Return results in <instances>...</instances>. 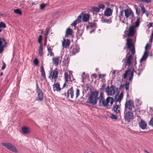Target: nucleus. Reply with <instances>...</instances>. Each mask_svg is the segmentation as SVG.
Listing matches in <instances>:
<instances>
[{"instance_id":"obj_14","label":"nucleus","mask_w":153,"mask_h":153,"mask_svg":"<svg viewBox=\"0 0 153 153\" xmlns=\"http://www.w3.org/2000/svg\"><path fill=\"white\" fill-rule=\"evenodd\" d=\"M59 56H56L52 58V63L56 66H57L59 65Z\"/></svg>"},{"instance_id":"obj_41","label":"nucleus","mask_w":153,"mask_h":153,"mask_svg":"<svg viewBox=\"0 0 153 153\" xmlns=\"http://www.w3.org/2000/svg\"><path fill=\"white\" fill-rule=\"evenodd\" d=\"M98 6L99 9H101L103 10L105 8V6L103 4H98Z\"/></svg>"},{"instance_id":"obj_22","label":"nucleus","mask_w":153,"mask_h":153,"mask_svg":"<svg viewBox=\"0 0 153 153\" xmlns=\"http://www.w3.org/2000/svg\"><path fill=\"white\" fill-rule=\"evenodd\" d=\"M40 72L41 73V75L44 79H46L45 74L44 71V69L43 68V67L42 66H41L40 67Z\"/></svg>"},{"instance_id":"obj_15","label":"nucleus","mask_w":153,"mask_h":153,"mask_svg":"<svg viewBox=\"0 0 153 153\" xmlns=\"http://www.w3.org/2000/svg\"><path fill=\"white\" fill-rule=\"evenodd\" d=\"M69 95H70L71 97V99H73L74 97V91L73 87H71L67 92V97H69Z\"/></svg>"},{"instance_id":"obj_61","label":"nucleus","mask_w":153,"mask_h":153,"mask_svg":"<svg viewBox=\"0 0 153 153\" xmlns=\"http://www.w3.org/2000/svg\"><path fill=\"white\" fill-rule=\"evenodd\" d=\"M145 14L146 15V16L148 17H149V13H148V12L147 11L146 12V13H145Z\"/></svg>"},{"instance_id":"obj_47","label":"nucleus","mask_w":153,"mask_h":153,"mask_svg":"<svg viewBox=\"0 0 153 153\" xmlns=\"http://www.w3.org/2000/svg\"><path fill=\"white\" fill-rule=\"evenodd\" d=\"M42 36L41 35H40L39 36V39H38V42L39 43H40V44H42Z\"/></svg>"},{"instance_id":"obj_2","label":"nucleus","mask_w":153,"mask_h":153,"mask_svg":"<svg viewBox=\"0 0 153 153\" xmlns=\"http://www.w3.org/2000/svg\"><path fill=\"white\" fill-rule=\"evenodd\" d=\"M98 92L97 91L91 92L87 102L93 105H96L98 99Z\"/></svg>"},{"instance_id":"obj_45","label":"nucleus","mask_w":153,"mask_h":153,"mask_svg":"<svg viewBox=\"0 0 153 153\" xmlns=\"http://www.w3.org/2000/svg\"><path fill=\"white\" fill-rule=\"evenodd\" d=\"M90 27L91 28H96L97 27L96 23L95 22L91 23L90 25Z\"/></svg>"},{"instance_id":"obj_7","label":"nucleus","mask_w":153,"mask_h":153,"mask_svg":"<svg viewBox=\"0 0 153 153\" xmlns=\"http://www.w3.org/2000/svg\"><path fill=\"white\" fill-rule=\"evenodd\" d=\"M135 32V27L133 26H131L128 30H125V33L128 36L132 37L134 36Z\"/></svg>"},{"instance_id":"obj_21","label":"nucleus","mask_w":153,"mask_h":153,"mask_svg":"<svg viewBox=\"0 0 153 153\" xmlns=\"http://www.w3.org/2000/svg\"><path fill=\"white\" fill-rule=\"evenodd\" d=\"M9 150L15 153H17L18 152V151L16 149V147L12 143Z\"/></svg>"},{"instance_id":"obj_43","label":"nucleus","mask_w":153,"mask_h":153,"mask_svg":"<svg viewBox=\"0 0 153 153\" xmlns=\"http://www.w3.org/2000/svg\"><path fill=\"white\" fill-rule=\"evenodd\" d=\"M79 95V90L77 89L76 92V99Z\"/></svg>"},{"instance_id":"obj_57","label":"nucleus","mask_w":153,"mask_h":153,"mask_svg":"<svg viewBox=\"0 0 153 153\" xmlns=\"http://www.w3.org/2000/svg\"><path fill=\"white\" fill-rule=\"evenodd\" d=\"M68 83V82H66V81H65V83H64L63 85V87H62V88H64L65 87L66 85V84ZM69 83H68V84Z\"/></svg>"},{"instance_id":"obj_38","label":"nucleus","mask_w":153,"mask_h":153,"mask_svg":"<svg viewBox=\"0 0 153 153\" xmlns=\"http://www.w3.org/2000/svg\"><path fill=\"white\" fill-rule=\"evenodd\" d=\"M14 12L16 13L19 15H21L22 14V13L21 10L19 9L14 10Z\"/></svg>"},{"instance_id":"obj_11","label":"nucleus","mask_w":153,"mask_h":153,"mask_svg":"<svg viewBox=\"0 0 153 153\" xmlns=\"http://www.w3.org/2000/svg\"><path fill=\"white\" fill-rule=\"evenodd\" d=\"M58 73H59L57 71V68H56L53 73L51 72L50 73V74L49 76V78L50 79L52 78V79H56L58 77Z\"/></svg>"},{"instance_id":"obj_10","label":"nucleus","mask_w":153,"mask_h":153,"mask_svg":"<svg viewBox=\"0 0 153 153\" xmlns=\"http://www.w3.org/2000/svg\"><path fill=\"white\" fill-rule=\"evenodd\" d=\"M134 71V69L131 71V70L130 69H128L126 71L125 74L123 75V78L125 79L126 78L128 73L131 72L128 80L129 81H131L133 77Z\"/></svg>"},{"instance_id":"obj_36","label":"nucleus","mask_w":153,"mask_h":153,"mask_svg":"<svg viewBox=\"0 0 153 153\" xmlns=\"http://www.w3.org/2000/svg\"><path fill=\"white\" fill-rule=\"evenodd\" d=\"M144 67L142 66L141 64H140L138 68L137 69V70L138 71L142 72L144 69Z\"/></svg>"},{"instance_id":"obj_16","label":"nucleus","mask_w":153,"mask_h":153,"mask_svg":"<svg viewBox=\"0 0 153 153\" xmlns=\"http://www.w3.org/2000/svg\"><path fill=\"white\" fill-rule=\"evenodd\" d=\"M53 91H59L61 90V88H60V85L59 82H57L54 84L53 85Z\"/></svg>"},{"instance_id":"obj_18","label":"nucleus","mask_w":153,"mask_h":153,"mask_svg":"<svg viewBox=\"0 0 153 153\" xmlns=\"http://www.w3.org/2000/svg\"><path fill=\"white\" fill-rule=\"evenodd\" d=\"M123 96V92H121L119 97H118L117 96L115 95L114 98L115 101H118L119 102H120L122 99Z\"/></svg>"},{"instance_id":"obj_40","label":"nucleus","mask_w":153,"mask_h":153,"mask_svg":"<svg viewBox=\"0 0 153 153\" xmlns=\"http://www.w3.org/2000/svg\"><path fill=\"white\" fill-rule=\"evenodd\" d=\"M6 27V25L4 23L1 22H0V28L1 29V28H5Z\"/></svg>"},{"instance_id":"obj_23","label":"nucleus","mask_w":153,"mask_h":153,"mask_svg":"<svg viewBox=\"0 0 153 153\" xmlns=\"http://www.w3.org/2000/svg\"><path fill=\"white\" fill-rule=\"evenodd\" d=\"M101 22L102 23H107L110 24L112 22V19L111 18L108 19H105L103 18H101Z\"/></svg>"},{"instance_id":"obj_24","label":"nucleus","mask_w":153,"mask_h":153,"mask_svg":"<svg viewBox=\"0 0 153 153\" xmlns=\"http://www.w3.org/2000/svg\"><path fill=\"white\" fill-rule=\"evenodd\" d=\"M1 144L3 146L9 150L10 148L11 144V143H6L4 142L2 143Z\"/></svg>"},{"instance_id":"obj_19","label":"nucleus","mask_w":153,"mask_h":153,"mask_svg":"<svg viewBox=\"0 0 153 153\" xmlns=\"http://www.w3.org/2000/svg\"><path fill=\"white\" fill-rule=\"evenodd\" d=\"M90 18V15L88 14H84L82 17V20L83 22H88Z\"/></svg>"},{"instance_id":"obj_27","label":"nucleus","mask_w":153,"mask_h":153,"mask_svg":"<svg viewBox=\"0 0 153 153\" xmlns=\"http://www.w3.org/2000/svg\"><path fill=\"white\" fill-rule=\"evenodd\" d=\"M139 6L141 7V13L142 15H143V14L145 13L147 11L145 9V7H144V6L143 4H140Z\"/></svg>"},{"instance_id":"obj_13","label":"nucleus","mask_w":153,"mask_h":153,"mask_svg":"<svg viewBox=\"0 0 153 153\" xmlns=\"http://www.w3.org/2000/svg\"><path fill=\"white\" fill-rule=\"evenodd\" d=\"M113 10L110 8H107L104 11V15L107 16H111Z\"/></svg>"},{"instance_id":"obj_62","label":"nucleus","mask_w":153,"mask_h":153,"mask_svg":"<svg viewBox=\"0 0 153 153\" xmlns=\"http://www.w3.org/2000/svg\"><path fill=\"white\" fill-rule=\"evenodd\" d=\"M81 32V34L79 35V36H81L82 34V30H78V31H77V32L78 33H79V32Z\"/></svg>"},{"instance_id":"obj_33","label":"nucleus","mask_w":153,"mask_h":153,"mask_svg":"<svg viewBox=\"0 0 153 153\" xmlns=\"http://www.w3.org/2000/svg\"><path fill=\"white\" fill-rule=\"evenodd\" d=\"M134 8L136 10V13L138 16L140 14V9H138V8L136 5H134Z\"/></svg>"},{"instance_id":"obj_17","label":"nucleus","mask_w":153,"mask_h":153,"mask_svg":"<svg viewBox=\"0 0 153 153\" xmlns=\"http://www.w3.org/2000/svg\"><path fill=\"white\" fill-rule=\"evenodd\" d=\"M140 127L143 129L146 128L147 125L145 121L143 120H141L140 122L139 123Z\"/></svg>"},{"instance_id":"obj_1","label":"nucleus","mask_w":153,"mask_h":153,"mask_svg":"<svg viewBox=\"0 0 153 153\" xmlns=\"http://www.w3.org/2000/svg\"><path fill=\"white\" fill-rule=\"evenodd\" d=\"M119 21L122 23L128 24V20H130L131 22L134 19L133 11L129 9L122 10L120 11L119 16Z\"/></svg>"},{"instance_id":"obj_5","label":"nucleus","mask_w":153,"mask_h":153,"mask_svg":"<svg viewBox=\"0 0 153 153\" xmlns=\"http://www.w3.org/2000/svg\"><path fill=\"white\" fill-rule=\"evenodd\" d=\"M116 87L114 85H111L110 88L108 86L105 88L106 92L109 96L114 94L116 91Z\"/></svg>"},{"instance_id":"obj_32","label":"nucleus","mask_w":153,"mask_h":153,"mask_svg":"<svg viewBox=\"0 0 153 153\" xmlns=\"http://www.w3.org/2000/svg\"><path fill=\"white\" fill-rule=\"evenodd\" d=\"M22 130L24 133L27 134L29 132V130L27 128L24 127L22 128Z\"/></svg>"},{"instance_id":"obj_6","label":"nucleus","mask_w":153,"mask_h":153,"mask_svg":"<svg viewBox=\"0 0 153 153\" xmlns=\"http://www.w3.org/2000/svg\"><path fill=\"white\" fill-rule=\"evenodd\" d=\"M132 40L131 39H127L126 45L127 48L130 49V51L132 54H134L135 52V49L133 45L132 44Z\"/></svg>"},{"instance_id":"obj_54","label":"nucleus","mask_w":153,"mask_h":153,"mask_svg":"<svg viewBox=\"0 0 153 153\" xmlns=\"http://www.w3.org/2000/svg\"><path fill=\"white\" fill-rule=\"evenodd\" d=\"M4 45L0 46V53H1L4 50Z\"/></svg>"},{"instance_id":"obj_60","label":"nucleus","mask_w":153,"mask_h":153,"mask_svg":"<svg viewBox=\"0 0 153 153\" xmlns=\"http://www.w3.org/2000/svg\"><path fill=\"white\" fill-rule=\"evenodd\" d=\"M124 86V85H121L120 86V89H121L123 88Z\"/></svg>"},{"instance_id":"obj_64","label":"nucleus","mask_w":153,"mask_h":153,"mask_svg":"<svg viewBox=\"0 0 153 153\" xmlns=\"http://www.w3.org/2000/svg\"><path fill=\"white\" fill-rule=\"evenodd\" d=\"M152 38H151H151L149 39V42H152Z\"/></svg>"},{"instance_id":"obj_49","label":"nucleus","mask_w":153,"mask_h":153,"mask_svg":"<svg viewBox=\"0 0 153 153\" xmlns=\"http://www.w3.org/2000/svg\"><path fill=\"white\" fill-rule=\"evenodd\" d=\"M106 86V85L105 84H103L102 86V87L101 88H100V89L101 90L104 91L105 90V88Z\"/></svg>"},{"instance_id":"obj_42","label":"nucleus","mask_w":153,"mask_h":153,"mask_svg":"<svg viewBox=\"0 0 153 153\" xmlns=\"http://www.w3.org/2000/svg\"><path fill=\"white\" fill-rule=\"evenodd\" d=\"M46 4L42 3L40 4V8L41 10L44 9L45 7Z\"/></svg>"},{"instance_id":"obj_46","label":"nucleus","mask_w":153,"mask_h":153,"mask_svg":"<svg viewBox=\"0 0 153 153\" xmlns=\"http://www.w3.org/2000/svg\"><path fill=\"white\" fill-rule=\"evenodd\" d=\"M110 117L112 119L116 120L117 119V117L116 116L113 114H111Z\"/></svg>"},{"instance_id":"obj_39","label":"nucleus","mask_w":153,"mask_h":153,"mask_svg":"<svg viewBox=\"0 0 153 153\" xmlns=\"http://www.w3.org/2000/svg\"><path fill=\"white\" fill-rule=\"evenodd\" d=\"M140 24V18L138 17L137 20V21L135 23V26H134L135 27H135H138L139 25Z\"/></svg>"},{"instance_id":"obj_4","label":"nucleus","mask_w":153,"mask_h":153,"mask_svg":"<svg viewBox=\"0 0 153 153\" xmlns=\"http://www.w3.org/2000/svg\"><path fill=\"white\" fill-rule=\"evenodd\" d=\"M36 92L37 97H36V100L42 101L43 100L44 95L42 91L39 88L38 84H36Z\"/></svg>"},{"instance_id":"obj_20","label":"nucleus","mask_w":153,"mask_h":153,"mask_svg":"<svg viewBox=\"0 0 153 153\" xmlns=\"http://www.w3.org/2000/svg\"><path fill=\"white\" fill-rule=\"evenodd\" d=\"M64 78L65 81L66 82H68V81H71L70 76L69 75L67 72H66L64 74Z\"/></svg>"},{"instance_id":"obj_48","label":"nucleus","mask_w":153,"mask_h":153,"mask_svg":"<svg viewBox=\"0 0 153 153\" xmlns=\"http://www.w3.org/2000/svg\"><path fill=\"white\" fill-rule=\"evenodd\" d=\"M149 125L153 127V118H152L149 123Z\"/></svg>"},{"instance_id":"obj_8","label":"nucleus","mask_w":153,"mask_h":153,"mask_svg":"<svg viewBox=\"0 0 153 153\" xmlns=\"http://www.w3.org/2000/svg\"><path fill=\"white\" fill-rule=\"evenodd\" d=\"M134 107L133 102L131 100L126 101L125 104V111H127V109L132 110V108Z\"/></svg>"},{"instance_id":"obj_53","label":"nucleus","mask_w":153,"mask_h":153,"mask_svg":"<svg viewBox=\"0 0 153 153\" xmlns=\"http://www.w3.org/2000/svg\"><path fill=\"white\" fill-rule=\"evenodd\" d=\"M3 66L1 68V69L4 70L6 68V65L5 63L4 62H2Z\"/></svg>"},{"instance_id":"obj_3","label":"nucleus","mask_w":153,"mask_h":153,"mask_svg":"<svg viewBox=\"0 0 153 153\" xmlns=\"http://www.w3.org/2000/svg\"><path fill=\"white\" fill-rule=\"evenodd\" d=\"M124 118L128 122H130L131 120L134 119V115L131 111H124Z\"/></svg>"},{"instance_id":"obj_28","label":"nucleus","mask_w":153,"mask_h":153,"mask_svg":"<svg viewBox=\"0 0 153 153\" xmlns=\"http://www.w3.org/2000/svg\"><path fill=\"white\" fill-rule=\"evenodd\" d=\"M79 51V48L78 47H76L75 48H74L72 52V54H75L76 53H78Z\"/></svg>"},{"instance_id":"obj_29","label":"nucleus","mask_w":153,"mask_h":153,"mask_svg":"<svg viewBox=\"0 0 153 153\" xmlns=\"http://www.w3.org/2000/svg\"><path fill=\"white\" fill-rule=\"evenodd\" d=\"M73 32L72 30L70 28H68L66 30L65 37L68 35H71Z\"/></svg>"},{"instance_id":"obj_63","label":"nucleus","mask_w":153,"mask_h":153,"mask_svg":"<svg viewBox=\"0 0 153 153\" xmlns=\"http://www.w3.org/2000/svg\"><path fill=\"white\" fill-rule=\"evenodd\" d=\"M92 75L93 76H94V78L96 77V74H93Z\"/></svg>"},{"instance_id":"obj_26","label":"nucleus","mask_w":153,"mask_h":153,"mask_svg":"<svg viewBox=\"0 0 153 153\" xmlns=\"http://www.w3.org/2000/svg\"><path fill=\"white\" fill-rule=\"evenodd\" d=\"M43 45L42 44H41L39 46V55L41 56L43 55Z\"/></svg>"},{"instance_id":"obj_55","label":"nucleus","mask_w":153,"mask_h":153,"mask_svg":"<svg viewBox=\"0 0 153 153\" xmlns=\"http://www.w3.org/2000/svg\"><path fill=\"white\" fill-rule=\"evenodd\" d=\"M149 47V44H146L145 47V51L147 50Z\"/></svg>"},{"instance_id":"obj_52","label":"nucleus","mask_w":153,"mask_h":153,"mask_svg":"<svg viewBox=\"0 0 153 153\" xmlns=\"http://www.w3.org/2000/svg\"><path fill=\"white\" fill-rule=\"evenodd\" d=\"M77 23H78V22L76 20L71 24V25L75 26L77 25Z\"/></svg>"},{"instance_id":"obj_34","label":"nucleus","mask_w":153,"mask_h":153,"mask_svg":"<svg viewBox=\"0 0 153 153\" xmlns=\"http://www.w3.org/2000/svg\"><path fill=\"white\" fill-rule=\"evenodd\" d=\"M47 48L48 52V53H50V56H54V53L52 52V49L50 48H48V47H47Z\"/></svg>"},{"instance_id":"obj_30","label":"nucleus","mask_w":153,"mask_h":153,"mask_svg":"<svg viewBox=\"0 0 153 153\" xmlns=\"http://www.w3.org/2000/svg\"><path fill=\"white\" fill-rule=\"evenodd\" d=\"M119 106L118 105H116L113 108V110L117 114H118L120 113V110L118 109L119 108Z\"/></svg>"},{"instance_id":"obj_35","label":"nucleus","mask_w":153,"mask_h":153,"mask_svg":"<svg viewBox=\"0 0 153 153\" xmlns=\"http://www.w3.org/2000/svg\"><path fill=\"white\" fill-rule=\"evenodd\" d=\"M129 84V82H127L126 84L124 85V86L125 87L126 90V91L128 90Z\"/></svg>"},{"instance_id":"obj_59","label":"nucleus","mask_w":153,"mask_h":153,"mask_svg":"<svg viewBox=\"0 0 153 153\" xmlns=\"http://www.w3.org/2000/svg\"><path fill=\"white\" fill-rule=\"evenodd\" d=\"M2 44H3V42L1 41V38L0 37V46H1L3 45H2Z\"/></svg>"},{"instance_id":"obj_44","label":"nucleus","mask_w":153,"mask_h":153,"mask_svg":"<svg viewBox=\"0 0 153 153\" xmlns=\"http://www.w3.org/2000/svg\"><path fill=\"white\" fill-rule=\"evenodd\" d=\"M82 13H81V14L79 16L78 18L76 20V21H77L78 22V23L80 22L81 21V20L82 18Z\"/></svg>"},{"instance_id":"obj_12","label":"nucleus","mask_w":153,"mask_h":153,"mask_svg":"<svg viewBox=\"0 0 153 153\" xmlns=\"http://www.w3.org/2000/svg\"><path fill=\"white\" fill-rule=\"evenodd\" d=\"M70 42V39H64L62 42V46L63 47L66 48L69 46Z\"/></svg>"},{"instance_id":"obj_51","label":"nucleus","mask_w":153,"mask_h":153,"mask_svg":"<svg viewBox=\"0 0 153 153\" xmlns=\"http://www.w3.org/2000/svg\"><path fill=\"white\" fill-rule=\"evenodd\" d=\"M34 63L36 65H37L39 63V61L36 58L33 61Z\"/></svg>"},{"instance_id":"obj_50","label":"nucleus","mask_w":153,"mask_h":153,"mask_svg":"<svg viewBox=\"0 0 153 153\" xmlns=\"http://www.w3.org/2000/svg\"><path fill=\"white\" fill-rule=\"evenodd\" d=\"M109 101L110 100V103L111 105H112V104L114 102V99L113 98L111 97H109Z\"/></svg>"},{"instance_id":"obj_25","label":"nucleus","mask_w":153,"mask_h":153,"mask_svg":"<svg viewBox=\"0 0 153 153\" xmlns=\"http://www.w3.org/2000/svg\"><path fill=\"white\" fill-rule=\"evenodd\" d=\"M132 59V56L131 55H129L127 58V61L126 63L129 66L131 64V60Z\"/></svg>"},{"instance_id":"obj_9","label":"nucleus","mask_w":153,"mask_h":153,"mask_svg":"<svg viewBox=\"0 0 153 153\" xmlns=\"http://www.w3.org/2000/svg\"><path fill=\"white\" fill-rule=\"evenodd\" d=\"M100 97V102H102L103 106L104 107H107L108 106V104L109 102V97H108L105 100L104 97L102 95V93H101L99 98Z\"/></svg>"},{"instance_id":"obj_31","label":"nucleus","mask_w":153,"mask_h":153,"mask_svg":"<svg viewBox=\"0 0 153 153\" xmlns=\"http://www.w3.org/2000/svg\"><path fill=\"white\" fill-rule=\"evenodd\" d=\"M148 53L145 51L144 52V55H143L142 57L140 59V61H143L144 60L146 59L148 56Z\"/></svg>"},{"instance_id":"obj_58","label":"nucleus","mask_w":153,"mask_h":153,"mask_svg":"<svg viewBox=\"0 0 153 153\" xmlns=\"http://www.w3.org/2000/svg\"><path fill=\"white\" fill-rule=\"evenodd\" d=\"M152 23L149 22V24L147 25V26H149V27H150L152 26Z\"/></svg>"},{"instance_id":"obj_37","label":"nucleus","mask_w":153,"mask_h":153,"mask_svg":"<svg viewBox=\"0 0 153 153\" xmlns=\"http://www.w3.org/2000/svg\"><path fill=\"white\" fill-rule=\"evenodd\" d=\"M92 11L93 12H98L100 11L99 8L97 7H93L92 8Z\"/></svg>"},{"instance_id":"obj_56","label":"nucleus","mask_w":153,"mask_h":153,"mask_svg":"<svg viewBox=\"0 0 153 153\" xmlns=\"http://www.w3.org/2000/svg\"><path fill=\"white\" fill-rule=\"evenodd\" d=\"M49 31V29H48L45 33V36H48V34Z\"/></svg>"}]
</instances>
